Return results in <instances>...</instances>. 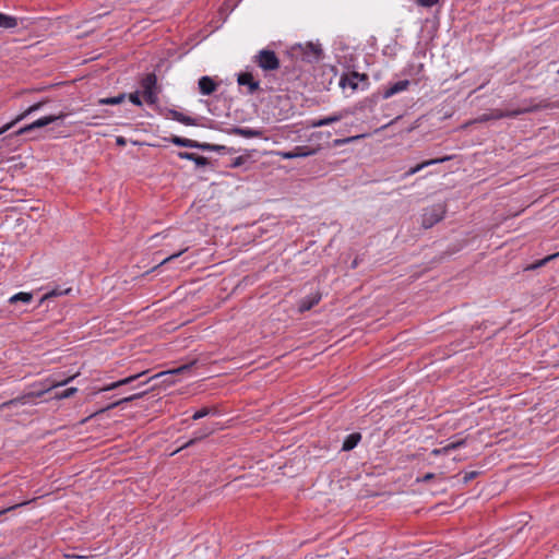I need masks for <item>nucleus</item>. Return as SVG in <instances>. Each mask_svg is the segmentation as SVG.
<instances>
[{"mask_svg": "<svg viewBox=\"0 0 559 559\" xmlns=\"http://www.w3.org/2000/svg\"><path fill=\"white\" fill-rule=\"evenodd\" d=\"M169 141L180 147H188V148H198L204 152H218V153H235L236 150L234 147H227L225 145H218V144H210L205 142H198L194 140L181 138L178 135H173Z\"/></svg>", "mask_w": 559, "mask_h": 559, "instance_id": "f257e3e1", "label": "nucleus"}, {"mask_svg": "<svg viewBox=\"0 0 559 559\" xmlns=\"http://www.w3.org/2000/svg\"><path fill=\"white\" fill-rule=\"evenodd\" d=\"M289 55L296 60L307 63L318 62L322 58V49L320 45L307 43L306 45L296 44L289 49Z\"/></svg>", "mask_w": 559, "mask_h": 559, "instance_id": "f03ea898", "label": "nucleus"}, {"mask_svg": "<svg viewBox=\"0 0 559 559\" xmlns=\"http://www.w3.org/2000/svg\"><path fill=\"white\" fill-rule=\"evenodd\" d=\"M140 86L142 87L145 102L150 105H155L158 102V93L160 91V87L157 85L156 74H145L140 81Z\"/></svg>", "mask_w": 559, "mask_h": 559, "instance_id": "7ed1b4c3", "label": "nucleus"}, {"mask_svg": "<svg viewBox=\"0 0 559 559\" xmlns=\"http://www.w3.org/2000/svg\"><path fill=\"white\" fill-rule=\"evenodd\" d=\"M67 116L68 115L64 111H60L58 115H49V116L41 117V118L35 120L34 122L19 129L16 132H14V135L27 134L36 129L45 128V127H48V126L55 124V123H58L60 126V124H62V122Z\"/></svg>", "mask_w": 559, "mask_h": 559, "instance_id": "20e7f679", "label": "nucleus"}, {"mask_svg": "<svg viewBox=\"0 0 559 559\" xmlns=\"http://www.w3.org/2000/svg\"><path fill=\"white\" fill-rule=\"evenodd\" d=\"M447 205L443 203L433 204L424 209L421 215V226L425 229L431 228L444 218Z\"/></svg>", "mask_w": 559, "mask_h": 559, "instance_id": "39448f33", "label": "nucleus"}, {"mask_svg": "<svg viewBox=\"0 0 559 559\" xmlns=\"http://www.w3.org/2000/svg\"><path fill=\"white\" fill-rule=\"evenodd\" d=\"M195 364H197V360H192L188 364H183V365H181L177 368H174L171 370L159 372L151 378H146L145 380H143L140 383V385L146 384L150 380H156V379H160V383H163V384H167V385L173 384L175 382V379H174L175 376L182 374L185 372L190 371Z\"/></svg>", "mask_w": 559, "mask_h": 559, "instance_id": "423d86ee", "label": "nucleus"}, {"mask_svg": "<svg viewBox=\"0 0 559 559\" xmlns=\"http://www.w3.org/2000/svg\"><path fill=\"white\" fill-rule=\"evenodd\" d=\"M253 61L263 71H275L280 68L281 62L276 53L273 50L262 49L254 56Z\"/></svg>", "mask_w": 559, "mask_h": 559, "instance_id": "0eeeda50", "label": "nucleus"}, {"mask_svg": "<svg viewBox=\"0 0 559 559\" xmlns=\"http://www.w3.org/2000/svg\"><path fill=\"white\" fill-rule=\"evenodd\" d=\"M539 108H542L540 105L526 106L513 110L492 109L490 111V117H492V120H498L502 118H516L518 116L523 114L537 111Z\"/></svg>", "mask_w": 559, "mask_h": 559, "instance_id": "6e6552de", "label": "nucleus"}, {"mask_svg": "<svg viewBox=\"0 0 559 559\" xmlns=\"http://www.w3.org/2000/svg\"><path fill=\"white\" fill-rule=\"evenodd\" d=\"M368 75L365 73H358V72H350L349 74H345L340 80V85L345 87H350L353 91H356L358 88L359 82L368 83Z\"/></svg>", "mask_w": 559, "mask_h": 559, "instance_id": "1a4fd4ad", "label": "nucleus"}, {"mask_svg": "<svg viewBox=\"0 0 559 559\" xmlns=\"http://www.w3.org/2000/svg\"><path fill=\"white\" fill-rule=\"evenodd\" d=\"M48 102H49L48 99H43V100L37 102V103L33 104L32 106H29L24 112L19 115L14 120H12L11 122H9V123L4 124L2 128H0V135L5 133L7 131H9L14 124L22 121L31 114L41 109Z\"/></svg>", "mask_w": 559, "mask_h": 559, "instance_id": "9d476101", "label": "nucleus"}, {"mask_svg": "<svg viewBox=\"0 0 559 559\" xmlns=\"http://www.w3.org/2000/svg\"><path fill=\"white\" fill-rule=\"evenodd\" d=\"M320 147H310V146H295L292 151L281 152L280 155L284 159H294L298 157H308L316 155L319 152Z\"/></svg>", "mask_w": 559, "mask_h": 559, "instance_id": "9b49d317", "label": "nucleus"}, {"mask_svg": "<svg viewBox=\"0 0 559 559\" xmlns=\"http://www.w3.org/2000/svg\"><path fill=\"white\" fill-rule=\"evenodd\" d=\"M163 115H165L166 118L176 120L182 124L186 126H199L198 119L192 118L190 116H187L176 109L166 108L164 110H160Z\"/></svg>", "mask_w": 559, "mask_h": 559, "instance_id": "f8f14e48", "label": "nucleus"}, {"mask_svg": "<svg viewBox=\"0 0 559 559\" xmlns=\"http://www.w3.org/2000/svg\"><path fill=\"white\" fill-rule=\"evenodd\" d=\"M237 82L240 86H247L250 95L260 90L259 81L254 80L252 73L241 72L238 74Z\"/></svg>", "mask_w": 559, "mask_h": 559, "instance_id": "ddd939ff", "label": "nucleus"}, {"mask_svg": "<svg viewBox=\"0 0 559 559\" xmlns=\"http://www.w3.org/2000/svg\"><path fill=\"white\" fill-rule=\"evenodd\" d=\"M45 392H46L45 390H41V391H37V392L26 393L24 395L17 396L15 399H12V400L3 403L2 407L17 406V405H23V404L33 402L35 399L41 397L45 394Z\"/></svg>", "mask_w": 559, "mask_h": 559, "instance_id": "4468645a", "label": "nucleus"}, {"mask_svg": "<svg viewBox=\"0 0 559 559\" xmlns=\"http://www.w3.org/2000/svg\"><path fill=\"white\" fill-rule=\"evenodd\" d=\"M321 298L322 295L319 290L301 298L298 301V311L300 313H304L306 311L311 310L316 305L320 302Z\"/></svg>", "mask_w": 559, "mask_h": 559, "instance_id": "2eb2a0df", "label": "nucleus"}, {"mask_svg": "<svg viewBox=\"0 0 559 559\" xmlns=\"http://www.w3.org/2000/svg\"><path fill=\"white\" fill-rule=\"evenodd\" d=\"M213 432H214V428L213 427H202V428H200L199 430L193 432V437L189 441H187L179 449L174 451L173 454L181 451L182 449H186V448H189V447L195 444L197 442L205 439L206 437H209Z\"/></svg>", "mask_w": 559, "mask_h": 559, "instance_id": "dca6fc26", "label": "nucleus"}, {"mask_svg": "<svg viewBox=\"0 0 559 559\" xmlns=\"http://www.w3.org/2000/svg\"><path fill=\"white\" fill-rule=\"evenodd\" d=\"M227 133L228 134L240 135V136H243V138H247V139H252V138H260L261 139V138H264L263 130L251 129V128H242V127H233V128L227 130Z\"/></svg>", "mask_w": 559, "mask_h": 559, "instance_id": "f3484780", "label": "nucleus"}, {"mask_svg": "<svg viewBox=\"0 0 559 559\" xmlns=\"http://www.w3.org/2000/svg\"><path fill=\"white\" fill-rule=\"evenodd\" d=\"M199 91L202 95H212L218 87V84L210 76H202L198 82Z\"/></svg>", "mask_w": 559, "mask_h": 559, "instance_id": "a211bd4d", "label": "nucleus"}, {"mask_svg": "<svg viewBox=\"0 0 559 559\" xmlns=\"http://www.w3.org/2000/svg\"><path fill=\"white\" fill-rule=\"evenodd\" d=\"M409 85H411L409 80H402V81L395 82L391 86H389L388 88H385L383 91L382 98L388 99V98L392 97L393 95L407 90Z\"/></svg>", "mask_w": 559, "mask_h": 559, "instance_id": "6ab92c4d", "label": "nucleus"}, {"mask_svg": "<svg viewBox=\"0 0 559 559\" xmlns=\"http://www.w3.org/2000/svg\"><path fill=\"white\" fill-rule=\"evenodd\" d=\"M146 373L147 372L144 371V372H140V373L127 377V378H124L122 380H119V381L112 382V383H110L108 385H105L99 391H111V390H115V389H117V388H119L121 385L130 384V383L134 382L135 380L145 377Z\"/></svg>", "mask_w": 559, "mask_h": 559, "instance_id": "aec40b11", "label": "nucleus"}, {"mask_svg": "<svg viewBox=\"0 0 559 559\" xmlns=\"http://www.w3.org/2000/svg\"><path fill=\"white\" fill-rule=\"evenodd\" d=\"M146 392H147V391H143V392H140V393H136V394H133V395H130V396L123 397V399H121V400H119V401H116V402H114V403L109 404L108 406L103 407V408H100L99 411L95 412V413L92 415V417H93V416H97V415H99V414H102V413H105L106 411L112 409V408H115V407H117V406H119V405H121V404H124V403H128V402H131V401L138 400V399L142 397L144 394H146Z\"/></svg>", "mask_w": 559, "mask_h": 559, "instance_id": "412c9836", "label": "nucleus"}, {"mask_svg": "<svg viewBox=\"0 0 559 559\" xmlns=\"http://www.w3.org/2000/svg\"><path fill=\"white\" fill-rule=\"evenodd\" d=\"M178 157L181 159L192 160V163H195L198 167H203L209 164V159L206 157L197 155L194 153L178 152Z\"/></svg>", "mask_w": 559, "mask_h": 559, "instance_id": "4be33fe9", "label": "nucleus"}, {"mask_svg": "<svg viewBox=\"0 0 559 559\" xmlns=\"http://www.w3.org/2000/svg\"><path fill=\"white\" fill-rule=\"evenodd\" d=\"M360 440H361V435L359 432H353V433L348 435L343 442L342 450L343 451L353 450L354 448L357 447V444L359 443Z\"/></svg>", "mask_w": 559, "mask_h": 559, "instance_id": "5701e85b", "label": "nucleus"}, {"mask_svg": "<svg viewBox=\"0 0 559 559\" xmlns=\"http://www.w3.org/2000/svg\"><path fill=\"white\" fill-rule=\"evenodd\" d=\"M19 20L15 16L7 15L0 12V27L4 29L15 28Z\"/></svg>", "mask_w": 559, "mask_h": 559, "instance_id": "b1692460", "label": "nucleus"}, {"mask_svg": "<svg viewBox=\"0 0 559 559\" xmlns=\"http://www.w3.org/2000/svg\"><path fill=\"white\" fill-rule=\"evenodd\" d=\"M448 159H449V157H443V158H436V159H430V160L423 162V163L416 165L415 167H412L409 170L406 171L405 175L406 176L415 175L416 173H418L419 170H421L426 166H429V165H432V164H438V163H443V162H445Z\"/></svg>", "mask_w": 559, "mask_h": 559, "instance_id": "393cba45", "label": "nucleus"}, {"mask_svg": "<svg viewBox=\"0 0 559 559\" xmlns=\"http://www.w3.org/2000/svg\"><path fill=\"white\" fill-rule=\"evenodd\" d=\"M33 299V294L32 293H24V292H21V293H17L15 295H13L10 299H9V302L10 304H16L19 301L21 302H24V304H29Z\"/></svg>", "mask_w": 559, "mask_h": 559, "instance_id": "a878e982", "label": "nucleus"}, {"mask_svg": "<svg viewBox=\"0 0 559 559\" xmlns=\"http://www.w3.org/2000/svg\"><path fill=\"white\" fill-rule=\"evenodd\" d=\"M347 115H348L347 110L335 112V114H333V115H331L329 117H325L323 122H324L325 126H329V124H332V123L341 121Z\"/></svg>", "mask_w": 559, "mask_h": 559, "instance_id": "bb28decb", "label": "nucleus"}, {"mask_svg": "<svg viewBox=\"0 0 559 559\" xmlns=\"http://www.w3.org/2000/svg\"><path fill=\"white\" fill-rule=\"evenodd\" d=\"M126 98V94H119L118 96L107 97L99 100L102 105H118L121 104Z\"/></svg>", "mask_w": 559, "mask_h": 559, "instance_id": "cd10ccee", "label": "nucleus"}, {"mask_svg": "<svg viewBox=\"0 0 559 559\" xmlns=\"http://www.w3.org/2000/svg\"><path fill=\"white\" fill-rule=\"evenodd\" d=\"M217 411L216 408H213V407H202L200 411L195 412L193 415H192V419L193 420H199L210 414H216Z\"/></svg>", "mask_w": 559, "mask_h": 559, "instance_id": "c85d7f7f", "label": "nucleus"}, {"mask_svg": "<svg viewBox=\"0 0 559 559\" xmlns=\"http://www.w3.org/2000/svg\"><path fill=\"white\" fill-rule=\"evenodd\" d=\"M70 290H71L70 288H68V289H58V288L52 289V290L48 292L47 294H45V295L41 297L40 301H41V302H44L45 300H48V299H50V298H52V297H57V296L66 295V294H68Z\"/></svg>", "mask_w": 559, "mask_h": 559, "instance_id": "c756f323", "label": "nucleus"}, {"mask_svg": "<svg viewBox=\"0 0 559 559\" xmlns=\"http://www.w3.org/2000/svg\"><path fill=\"white\" fill-rule=\"evenodd\" d=\"M365 135L361 134V135H355V136H348V138H344V139H335L332 143V146L333 147H340L344 144H347V143H350V142H354L360 138H364Z\"/></svg>", "mask_w": 559, "mask_h": 559, "instance_id": "7c9ffc66", "label": "nucleus"}, {"mask_svg": "<svg viewBox=\"0 0 559 559\" xmlns=\"http://www.w3.org/2000/svg\"><path fill=\"white\" fill-rule=\"evenodd\" d=\"M78 391L76 388H68L63 390L62 392H59L56 394V397L59 400L71 397L75 392Z\"/></svg>", "mask_w": 559, "mask_h": 559, "instance_id": "2f4dec72", "label": "nucleus"}, {"mask_svg": "<svg viewBox=\"0 0 559 559\" xmlns=\"http://www.w3.org/2000/svg\"><path fill=\"white\" fill-rule=\"evenodd\" d=\"M466 441L465 439H460L457 441H453V442H450L449 444L445 445V449H447V452L448 454L453 451V450H456L463 445H465Z\"/></svg>", "mask_w": 559, "mask_h": 559, "instance_id": "473e14b6", "label": "nucleus"}, {"mask_svg": "<svg viewBox=\"0 0 559 559\" xmlns=\"http://www.w3.org/2000/svg\"><path fill=\"white\" fill-rule=\"evenodd\" d=\"M129 100L135 106H142V100L140 98V92L135 91L129 95Z\"/></svg>", "mask_w": 559, "mask_h": 559, "instance_id": "72a5a7b5", "label": "nucleus"}, {"mask_svg": "<svg viewBox=\"0 0 559 559\" xmlns=\"http://www.w3.org/2000/svg\"><path fill=\"white\" fill-rule=\"evenodd\" d=\"M247 159H248L247 156H238L231 162L230 167L238 168V167L242 166L247 162Z\"/></svg>", "mask_w": 559, "mask_h": 559, "instance_id": "f704fd0d", "label": "nucleus"}, {"mask_svg": "<svg viewBox=\"0 0 559 559\" xmlns=\"http://www.w3.org/2000/svg\"><path fill=\"white\" fill-rule=\"evenodd\" d=\"M440 0H416V3L423 8H431L436 5Z\"/></svg>", "mask_w": 559, "mask_h": 559, "instance_id": "c9c22d12", "label": "nucleus"}, {"mask_svg": "<svg viewBox=\"0 0 559 559\" xmlns=\"http://www.w3.org/2000/svg\"><path fill=\"white\" fill-rule=\"evenodd\" d=\"M478 475H479V472H477V471L467 472V473H465V474H464V476H463V483H464V484H467V483H469L471 480H473L474 478H476Z\"/></svg>", "mask_w": 559, "mask_h": 559, "instance_id": "e433bc0d", "label": "nucleus"}, {"mask_svg": "<svg viewBox=\"0 0 559 559\" xmlns=\"http://www.w3.org/2000/svg\"><path fill=\"white\" fill-rule=\"evenodd\" d=\"M489 120H492V117H490V112H485V114L478 116L472 123H483V122H487Z\"/></svg>", "mask_w": 559, "mask_h": 559, "instance_id": "4c0bfd02", "label": "nucleus"}, {"mask_svg": "<svg viewBox=\"0 0 559 559\" xmlns=\"http://www.w3.org/2000/svg\"><path fill=\"white\" fill-rule=\"evenodd\" d=\"M324 118H321V119H311L308 121V127L310 128H320V127H324Z\"/></svg>", "mask_w": 559, "mask_h": 559, "instance_id": "58836bf2", "label": "nucleus"}, {"mask_svg": "<svg viewBox=\"0 0 559 559\" xmlns=\"http://www.w3.org/2000/svg\"><path fill=\"white\" fill-rule=\"evenodd\" d=\"M558 254H559V253H557V254H552V255H549V257H547V258H545V259L540 260L538 263L533 264L532 266H530V269H536V267H538V266H540V265H544V264H546L548 261H550V260H552L554 258H556Z\"/></svg>", "mask_w": 559, "mask_h": 559, "instance_id": "ea45409f", "label": "nucleus"}, {"mask_svg": "<svg viewBox=\"0 0 559 559\" xmlns=\"http://www.w3.org/2000/svg\"><path fill=\"white\" fill-rule=\"evenodd\" d=\"M186 250H187V249H182V250H180L179 252L174 253V254H171V255H169V257L165 258V259L159 263V265H163V264H165V263L169 262L170 260H173V259H175V258L180 257V255H181Z\"/></svg>", "mask_w": 559, "mask_h": 559, "instance_id": "a19ab883", "label": "nucleus"}, {"mask_svg": "<svg viewBox=\"0 0 559 559\" xmlns=\"http://www.w3.org/2000/svg\"><path fill=\"white\" fill-rule=\"evenodd\" d=\"M431 453L433 455H445V454H448L445 447L440 448V449H435V450H432Z\"/></svg>", "mask_w": 559, "mask_h": 559, "instance_id": "79ce46f5", "label": "nucleus"}, {"mask_svg": "<svg viewBox=\"0 0 559 559\" xmlns=\"http://www.w3.org/2000/svg\"><path fill=\"white\" fill-rule=\"evenodd\" d=\"M66 558H69V559H90L91 557L75 555V554H68V555H66Z\"/></svg>", "mask_w": 559, "mask_h": 559, "instance_id": "37998d69", "label": "nucleus"}, {"mask_svg": "<svg viewBox=\"0 0 559 559\" xmlns=\"http://www.w3.org/2000/svg\"><path fill=\"white\" fill-rule=\"evenodd\" d=\"M433 478H435V474H432V473H427V474H426V475H424V476H423V478H421V479H419V480H420V481H423V483H427V481H429V480H431V479H433Z\"/></svg>", "mask_w": 559, "mask_h": 559, "instance_id": "c03bdc74", "label": "nucleus"}, {"mask_svg": "<svg viewBox=\"0 0 559 559\" xmlns=\"http://www.w3.org/2000/svg\"><path fill=\"white\" fill-rule=\"evenodd\" d=\"M116 143H117V145H119V146H123V145H126L127 141H126V139H124L123 136H118V138L116 139Z\"/></svg>", "mask_w": 559, "mask_h": 559, "instance_id": "a18cd8bd", "label": "nucleus"}, {"mask_svg": "<svg viewBox=\"0 0 559 559\" xmlns=\"http://www.w3.org/2000/svg\"><path fill=\"white\" fill-rule=\"evenodd\" d=\"M71 379H72V378H68L67 380H64V381H62V382H59V383H56V384H53L52 386L67 384Z\"/></svg>", "mask_w": 559, "mask_h": 559, "instance_id": "49530a36", "label": "nucleus"}, {"mask_svg": "<svg viewBox=\"0 0 559 559\" xmlns=\"http://www.w3.org/2000/svg\"><path fill=\"white\" fill-rule=\"evenodd\" d=\"M24 503H16L14 507H12V509L16 508V507H20V506H23ZM11 510V508L7 509L5 511H9Z\"/></svg>", "mask_w": 559, "mask_h": 559, "instance_id": "de8ad7c7", "label": "nucleus"}, {"mask_svg": "<svg viewBox=\"0 0 559 559\" xmlns=\"http://www.w3.org/2000/svg\"><path fill=\"white\" fill-rule=\"evenodd\" d=\"M3 313H4V311L0 310V319L4 317Z\"/></svg>", "mask_w": 559, "mask_h": 559, "instance_id": "09e8293b", "label": "nucleus"}, {"mask_svg": "<svg viewBox=\"0 0 559 559\" xmlns=\"http://www.w3.org/2000/svg\"><path fill=\"white\" fill-rule=\"evenodd\" d=\"M356 266H357V261L355 260V261L353 262V267H356Z\"/></svg>", "mask_w": 559, "mask_h": 559, "instance_id": "8fccbe9b", "label": "nucleus"}]
</instances>
